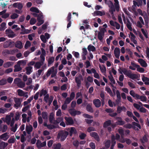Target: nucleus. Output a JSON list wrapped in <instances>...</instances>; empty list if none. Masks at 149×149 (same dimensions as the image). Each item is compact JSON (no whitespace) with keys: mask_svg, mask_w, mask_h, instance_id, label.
Instances as JSON below:
<instances>
[{"mask_svg":"<svg viewBox=\"0 0 149 149\" xmlns=\"http://www.w3.org/2000/svg\"><path fill=\"white\" fill-rule=\"evenodd\" d=\"M114 1L115 8L114 7L113 3L111 1H107V0H105V3L108 4L109 8V12L111 15H113V12L115 11V9L117 11H118L119 10L120 6L118 0H114Z\"/></svg>","mask_w":149,"mask_h":149,"instance_id":"f257e3e1","label":"nucleus"},{"mask_svg":"<svg viewBox=\"0 0 149 149\" xmlns=\"http://www.w3.org/2000/svg\"><path fill=\"white\" fill-rule=\"evenodd\" d=\"M32 14L35 17H37L38 22L36 25L38 26L42 25L44 22V20L43 19V17L42 13L40 12L39 14L36 13H32Z\"/></svg>","mask_w":149,"mask_h":149,"instance_id":"f03ea898","label":"nucleus"},{"mask_svg":"<svg viewBox=\"0 0 149 149\" xmlns=\"http://www.w3.org/2000/svg\"><path fill=\"white\" fill-rule=\"evenodd\" d=\"M57 73V70L55 69L54 66H53L48 70L47 72L46 75L47 78L51 74V77H53L56 76Z\"/></svg>","mask_w":149,"mask_h":149,"instance_id":"7ed1b4c3","label":"nucleus"},{"mask_svg":"<svg viewBox=\"0 0 149 149\" xmlns=\"http://www.w3.org/2000/svg\"><path fill=\"white\" fill-rule=\"evenodd\" d=\"M68 134V132L65 131H61L58 134L57 138L58 139H60L61 141H63L66 139Z\"/></svg>","mask_w":149,"mask_h":149,"instance_id":"20e7f679","label":"nucleus"},{"mask_svg":"<svg viewBox=\"0 0 149 149\" xmlns=\"http://www.w3.org/2000/svg\"><path fill=\"white\" fill-rule=\"evenodd\" d=\"M74 80L77 86L80 87L81 84V81L83 80V76L81 74H79L75 77Z\"/></svg>","mask_w":149,"mask_h":149,"instance_id":"39448f33","label":"nucleus"},{"mask_svg":"<svg viewBox=\"0 0 149 149\" xmlns=\"http://www.w3.org/2000/svg\"><path fill=\"white\" fill-rule=\"evenodd\" d=\"M15 123L14 119L12 118L10 126L11 127L10 129L13 132H16L18 127V125L17 123H16L14 126Z\"/></svg>","mask_w":149,"mask_h":149,"instance_id":"423d86ee","label":"nucleus"},{"mask_svg":"<svg viewBox=\"0 0 149 149\" xmlns=\"http://www.w3.org/2000/svg\"><path fill=\"white\" fill-rule=\"evenodd\" d=\"M14 100L15 103L14 105V107L17 109L21 105L22 100L20 98L16 97L14 98Z\"/></svg>","mask_w":149,"mask_h":149,"instance_id":"0eeeda50","label":"nucleus"},{"mask_svg":"<svg viewBox=\"0 0 149 149\" xmlns=\"http://www.w3.org/2000/svg\"><path fill=\"white\" fill-rule=\"evenodd\" d=\"M18 95L20 96H23L25 97L26 98L28 97V95L27 94L28 93L25 92L22 90L18 89L17 91Z\"/></svg>","mask_w":149,"mask_h":149,"instance_id":"6e6552de","label":"nucleus"},{"mask_svg":"<svg viewBox=\"0 0 149 149\" xmlns=\"http://www.w3.org/2000/svg\"><path fill=\"white\" fill-rule=\"evenodd\" d=\"M2 123V121L0 120V131L4 132L7 130L8 127L6 125H1Z\"/></svg>","mask_w":149,"mask_h":149,"instance_id":"1a4fd4ad","label":"nucleus"},{"mask_svg":"<svg viewBox=\"0 0 149 149\" xmlns=\"http://www.w3.org/2000/svg\"><path fill=\"white\" fill-rule=\"evenodd\" d=\"M5 32L8 36L10 38H13L16 36L15 34L11 29H6Z\"/></svg>","mask_w":149,"mask_h":149,"instance_id":"9d476101","label":"nucleus"},{"mask_svg":"<svg viewBox=\"0 0 149 149\" xmlns=\"http://www.w3.org/2000/svg\"><path fill=\"white\" fill-rule=\"evenodd\" d=\"M69 112L71 116H74L76 115H79L81 112L79 111H76L74 109H70L69 110Z\"/></svg>","mask_w":149,"mask_h":149,"instance_id":"9b49d317","label":"nucleus"},{"mask_svg":"<svg viewBox=\"0 0 149 149\" xmlns=\"http://www.w3.org/2000/svg\"><path fill=\"white\" fill-rule=\"evenodd\" d=\"M129 36L131 41L135 44H137V42L135 39L136 37L131 32L130 33V34H129Z\"/></svg>","mask_w":149,"mask_h":149,"instance_id":"f8f14e48","label":"nucleus"},{"mask_svg":"<svg viewBox=\"0 0 149 149\" xmlns=\"http://www.w3.org/2000/svg\"><path fill=\"white\" fill-rule=\"evenodd\" d=\"M65 119L66 121V124L67 125H71L73 124V120L71 117H65Z\"/></svg>","mask_w":149,"mask_h":149,"instance_id":"ddd939ff","label":"nucleus"},{"mask_svg":"<svg viewBox=\"0 0 149 149\" xmlns=\"http://www.w3.org/2000/svg\"><path fill=\"white\" fill-rule=\"evenodd\" d=\"M92 14L94 16L97 15L102 16L103 15H105V13L104 11V10H102V11L96 10Z\"/></svg>","mask_w":149,"mask_h":149,"instance_id":"4468645a","label":"nucleus"},{"mask_svg":"<svg viewBox=\"0 0 149 149\" xmlns=\"http://www.w3.org/2000/svg\"><path fill=\"white\" fill-rule=\"evenodd\" d=\"M67 130L69 132L70 135L72 136L73 134H76L77 133V130L74 127H72L68 128Z\"/></svg>","mask_w":149,"mask_h":149,"instance_id":"2eb2a0df","label":"nucleus"},{"mask_svg":"<svg viewBox=\"0 0 149 149\" xmlns=\"http://www.w3.org/2000/svg\"><path fill=\"white\" fill-rule=\"evenodd\" d=\"M37 146L38 148L45 146L46 145V141H44L42 143L39 140H38L36 143Z\"/></svg>","mask_w":149,"mask_h":149,"instance_id":"dca6fc26","label":"nucleus"},{"mask_svg":"<svg viewBox=\"0 0 149 149\" xmlns=\"http://www.w3.org/2000/svg\"><path fill=\"white\" fill-rule=\"evenodd\" d=\"M93 102L95 107H99L101 106V101L98 99L94 100L93 101Z\"/></svg>","mask_w":149,"mask_h":149,"instance_id":"f3484780","label":"nucleus"},{"mask_svg":"<svg viewBox=\"0 0 149 149\" xmlns=\"http://www.w3.org/2000/svg\"><path fill=\"white\" fill-rule=\"evenodd\" d=\"M119 141L122 143H124L125 142L128 145L130 144L132 142L130 139L127 138L125 139L123 137H122L119 140Z\"/></svg>","mask_w":149,"mask_h":149,"instance_id":"a211bd4d","label":"nucleus"},{"mask_svg":"<svg viewBox=\"0 0 149 149\" xmlns=\"http://www.w3.org/2000/svg\"><path fill=\"white\" fill-rule=\"evenodd\" d=\"M138 62L141 65L144 67H146L147 66V64L146 61L140 58L138 59Z\"/></svg>","mask_w":149,"mask_h":149,"instance_id":"6ab92c4d","label":"nucleus"},{"mask_svg":"<svg viewBox=\"0 0 149 149\" xmlns=\"http://www.w3.org/2000/svg\"><path fill=\"white\" fill-rule=\"evenodd\" d=\"M114 54L116 58H119L120 54V49L119 48L116 47L114 51Z\"/></svg>","mask_w":149,"mask_h":149,"instance_id":"aec40b11","label":"nucleus"},{"mask_svg":"<svg viewBox=\"0 0 149 149\" xmlns=\"http://www.w3.org/2000/svg\"><path fill=\"white\" fill-rule=\"evenodd\" d=\"M9 136L7 133H4L0 136V138L4 141H6L9 138Z\"/></svg>","mask_w":149,"mask_h":149,"instance_id":"412c9836","label":"nucleus"},{"mask_svg":"<svg viewBox=\"0 0 149 149\" xmlns=\"http://www.w3.org/2000/svg\"><path fill=\"white\" fill-rule=\"evenodd\" d=\"M99 67L102 72L103 73L104 75L106 76V68L105 66L102 65H100Z\"/></svg>","mask_w":149,"mask_h":149,"instance_id":"4be33fe9","label":"nucleus"},{"mask_svg":"<svg viewBox=\"0 0 149 149\" xmlns=\"http://www.w3.org/2000/svg\"><path fill=\"white\" fill-rule=\"evenodd\" d=\"M118 71L120 74H122L123 73L125 75H127V76L130 73L125 68H120L118 70Z\"/></svg>","mask_w":149,"mask_h":149,"instance_id":"5701e85b","label":"nucleus"},{"mask_svg":"<svg viewBox=\"0 0 149 149\" xmlns=\"http://www.w3.org/2000/svg\"><path fill=\"white\" fill-rule=\"evenodd\" d=\"M47 65L48 67L50 66L54 62V58L53 57H49L48 59H47Z\"/></svg>","mask_w":149,"mask_h":149,"instance_id":"b1692460","label":"nucleus"},{"mask_svg":"<svg viewBox=\"0 0 149 149\" xmlns=\"http://www.w3.org/2000/svg\"><path fill=\"white\" fill-rule=\"evenodd\" d=\"M126 110V108L124 106L121 107L118 106L117 108V112L118 113H120L122 111L125 112Z\"/></svg>","mask_w":149,"mask_h":149,"instance_id":"393cba45","label":"nucleus"},{"mask_svg":"<svg viewBox=\"0 0 149 149\" xmlns=\"http://www.w3.org/2000/svg\"><path fill=\"white\" fill-rule=\"evenodd\" d=\"M33 129L32 126L31 125H27L26 127V130L28 134H29Z\"/></svg>","mask_w":149,"mask_h":149,"instance_id":"a878e982","label":"nucleus"},{"mask_svg":"<svg viewBox=\"0 0 149 149\" xmlns=\"http://www.w3.org/2000/svg\"><path fill=\"white\" fill-rule=\"evenodd\" d=\"M11 121V116L10 115L6 116V117L5 120H4V122L8 125L10 124Z\"/></svg>","mask_w":149,"mask_h":149,"instance_id":"bb28decb","label":"nucleus"},{"mask_svg":"<svg viewBox=\"0 0 149 149\" xmlns=\"http://www.w3.org/2000/svg\"><path fill=\"white\" fill-rule=\"evenodd\" d=\"M21 116V114L19 111H17L16 112L14 118H14V122L15 121H17L20 119Z\"/></svg>","mask_w":149,"mask_h":149,"instance_id":"cd10ccee","label":"nucleus"},{"mask_svg":"<svg viewBox=\"0 0 149 149\" xmlns=\"http://www.w3.org/2000/svg\"><path fill=\"white\" fill-rule=\"evenodd\" d=\"M26 73L27 74H30L33 72V67L31 66H28L25 68Z\"/></svg>","mask_w":149,"mask_h":149,"instance_id":"c85d7f7f","label":"nucleus"},{"mask_svg":"<svg viewBox=\"0 0 149 149\" xmlns=\"http://www.w3.org/2000/svg\"><path fill=\"white\" fill-rule=\"evenodd\" d=\"M127 76L132 79H136L139 80L138 76L136 74H132L130 72Z\"/></svg>","mask_w":149,"mask_h":149,"instance_id":"c756f323","label":"nucleus"},{"mask_svg":"<svg viewBox=\"0 0 149 149\" xmlns=\"http://www.w3.org/2000/svg\"><path fill=\"white\" fill-rule=\"evenodd\" d=\"M15 45L16 47L19 49L22 48L23 47L22 42L19 41L16 42L15 44Z\"/></svg>","mask_w":149,"mask_h":149,"instance_id":"7c9ffc66","label":"nucleus"},{"mask_svg":"<svg viewBox=\"0 0 149 149\" xmlns=\"http://www.w3.org/2000/svg\"><path fill=\"white\" fill-rule=\"evenodd\" d=\"M90 135L93 137L96 140L99 141L100 140L99 137L97 134L95 132H92L90 133Z\"/></svg>","mask_w":149,"mask_h":149,"instance_id":"2f4dec72","label":"nucleus"},{"mask_svg":"<svg viewBox=\"0 0 149 149\" xmlns=\"http://www.w3.org/2000/svg\"><path fill=\"white\" fill-rule=\"evenodd\" d=\"M118 120V121L116 122V124L117 125H122L125 124V122L122 120L121 118L118 117L116 118Z\"/></svg>","mask_w":149,"mask_h":149,"instance_id":"473e14b6","label":"nucleus"},{"mask_svg":"<svg viewBox=\"0 0 149 149\" xmlns=\"http://www.w3.org/2000/svg\"><path fill=\"white\" fill-rule=\"evenodd\" d=\"M26 60H21L18 61L17 63L21 67H24L26 64Z\"/></svg>","mask_w":149,"mask_h":149,"instance_id":"72a5a7b5","label":"nucleus"},{"mask_svg":"<svg viewBox=\"0 0 149 149\" xmlns=\"http://www.w3.org/2000/svg\"><path fill=\"white\" fill-rule=\"evenodd\" d=\"M15 69L14 71L15 72H19L22 69V68L17 63V64L14 66Z\"/></svg>","mask_w":149,"mask_h":149,"instance_id":"f704fd0d","label":"nucleus"},{"mask_svg":"<svg viewBox=\"0 0 149 149\" xmlns=\"http://www.w3.org/2000/svg\"><path fill=\"white\" fill-rule=\"evenodd\" d=\"M30 10L31 12H34L33 13H36V14H38L39 13H40L41 12H40L38 8L35 7H32L30 9Z\"/></svg>","mask_w":149,"mask_h":149,"instance_id":"c9c22d12","label":"nucleus"},{"mask_svg":"<svg viewBox=\"0 0 149 149\" xmlns=\"http://www.w3.org/2000/svg\"><path fill=\"white\" fill-rule=\"evenodd\" d=\"M131 65H132L129 67V68L132 70H135L136 68H137V67H139V65L132 62H131Z\"/></svg>","mask_w":149,"mask_h":149,"instance_id":"e433bc0d","label":"nucleus"},{"mask_svg":"<svg viewBox=\"0 0 149 149\" xmlns=\"http://www.w3.org/2000/svg\"><path fill=\"white\" fill-rule=\"evenodd\" d=\"M21 27L22 28V29L21 30L22 31L21 32V33L24 34L26 33H29V31L28 30H26L23 26L21 25Z\"/></svg>","mask_w":149,"mask_h":149,"instance_id":"4c0bfd02","label":"nucleus"},{"mask_svg":"<svg viewBox=\"0 0 149 149\" xmlns=\"http://www.w3.org/2000/svg\"><path fill=\"white\" fill-rule=\"evenodd\" d=\"M136 99H140L142 102H146L147 100L146 97L145 96H140L138 95V97H137Z\"/></svg>","mask_w":149,"mask_h":149,"instance_id":"58836bf2","label":"nucleus"},{"mask_svg":"<svg viewBox=\"0 0 149 149\" xmlns=\"http://www.w3.org/2000/svg\"><path fill=\"white\" fill-rule=\"evenodd\" d=\"M8 145L7 143L3 141L1 142L0 143V149H4Z\"/></svg>","mask_w":149,"mask_h":149,"instance_id":"ea45409f","label":"nucleus"},{"mask_svg":"<svg viewBox=\"0 0 149 149\" xmlns=\"http://www.w3.org/2000/svg\"><path fill=\"white\" fill-rule=\"evenodd\" d=\"M86 109L87 111L91 112L93 113V109L92 107V104H88L87 105L86 107Z\"/></svg>","mask_w":149,"mask_h":149,"instance_id":"a19ab883","label":"nucleus"},{"mask_svg":"<svg viewBox=\"0 0 149 149\" xmlns=\"http://www.w3.org/2000/svg\"><path fill=\"white\" fill-rule=\"evenodd\" d=\"M130 94L133 97H134L135 99H136L137 97H138L139 95L135 93L133 90H131L130 91Z\"/></svg>","mask_w":149,"mask_h":149,"instance_id":"79ce46f5","label":"nucleus"},{"mask_svg":"<svg viewBox=\"0 0 149 149\" xmlns=\"http://www.w3.org/2000/svg\"><path fill=\"white\" fill-rule=\"evenodd\" d=\"M13 63L12 62L9 61L7 62L4 64L3 66L5 68H8L13 65Z\"/></svg>","mask_w":149,"mask_h":149,"instance_id":"37998d69","label":"nucleus"},{"mask_svg":"<svg viewBox=\"0 0 149 149\" xmlns=\"http://www.w3.org/2000/svg\"><path fill=\"white\" fill-rule=\"evenodd\" d=\"M126 25L127 28L130 31H132V23L129 21V20H127Z\"/></svg>","mask_w":149,"mask_h":149,"instance_id":"c03bdc74","label":"nucleus"},{"mask_svg":"<svg viewBox=\"0 0 149 149\" xmlns=\"http://www.w3.org/2000/svg\"><path fill=\"white\" fill-rule=\"evenodd\" d=\"M6 28V24L5 22H3L0 25V31H3Z\"/></svg>","mask_w":149,"mask_h":149,"instance_id":"a18cd8bd","label":"nucleus"},{"mask_svg":"<svg viewBox=\"0 0 149 149\" xmlns=\"http://www.w3.org/2000/svg\"><path fill=\"white\" fill-rule=\"evenodd\" d=\"M54 114L53 113H51L49 116V121L51 123H53L54 121Z\"/></svg>","mask_w":149,"mask_h":149,"instance_id":"49530a36","label":"nucleus"},{"mask_svg":"<svg viewBox=\"0 0 149 149\" xmlns=\"http://www.w3.org/2000/svg\"><path fill=\"white\" fill-rule=\"evenodd\" d=\"M116 143V142L115 141V137L114 136L112 135L111 137V149H113V147Z\"/></svg>","mask_w":149,"mask_h":149,"instance_id":"de8ad7c7","label":"nucleus"},{"mask_svg":"<svg viewBox=\"0 0 149 149\" xmlns=\"http://www.w3.org/2000/svg\"><path fill=\"white\" fill-rule=\"evenodd\" d=\"M87 49L90 52L91 51L94 52L96 50L95 47L91 45L88 46Z\"/></svg>","mask_w":149,"mask_h":149,"instance_id":"09e8293b","label":"nucleus"},{"mask_svg":"<svg viewBox=\"0 0 149 149\" xmlns=\"http://www.w3.org/2000/svg\"><path fill=\"white\" fill-rule=\"evenodd\" d=\"M43 62H37L34 65V67L37 69L40 68L41 66L43 65Z\"/></svg>","mask_w":149,"mask_h":149,"instance_id":"8fccbe9b","label":"nucleus"},{"mask_svg":"<svg viewBox=\"0 0 149 149\" xmlns=\"http://www.w3.org/2000/svg\"><path fill=\"white\" fill-rule=\"evenodd\" d=\"M133 2L134 4L136 5L138 7L141 6L142 4V0H136V1H133Z\"/></svg>","mask_w":149,"mask_h":149,"instance_id":"3c124183","label":"nucleus"},{"mask_svg":"<svg viewBox=\"0 0 149 149\" xmlns=\"http://www.w3.org/2000/svg\"><path fill=\"white\" fill-rule=\"evenodd\" d=\"M105 90L111 96L113 97V93L111 89L108 87L106 86L105 87Z\"/></svg>","mask_w":149,"mask_h":149,"instance_id":"603ef678","label":"nucleus"},{"mask_svg":"<svg viewBox=\"0 0 149 149\" xmlns=\"http://www.w3.org/2000/svg\"><path fill=\"white\" fill-rule=\"evenodd\" d=\"M142 16L143 17L145 22L148 23V17L146 13L144 11L143 12V15Z\"/></svg>","mask_w":149,"mask_h":149,"instance_id":"864d4df0","label":"nucleus"},{"mask_svg":"<svg viewBox=\"0 0 149 149\" xmlns=\"http://www.w3.org/2000/svg\"><path fill=\"white\" fill-rule=\"evenodd\" d=\"M47 93V91L44 89H42L40 92V97H42V95L45 96Z\"/></svg>","mask_w":149,"mask_h":149,"instance_id":"5fc2aeb1","label":"nucleus"},{"mask_svg":"<svg viewBox=\"0 0 149 149\" xmlns=\"http://www.w3.org/2000/svg\"><path fill=\"white\" fill-rule=\"evenodd\" d=\"M142 79L143 81L145 82V84L146 85L149 84V79L147 77H145L143 76L142 77Z\"/></svg>","mask_w":149,"mask_h":149,"instance_id":"6e6d98bb","label":"nucleus"},{"mask_svg":"<svg viewBox=\"0 0 149 149\" xmlns=\"http://www.w3.org/2000/svg\"><path fill=\"white\" fill-rule=\"evenodd\" d=\"M19 15L15 13H13L10 15V18L12 19H15L18 17Z\"/></svg>","mask_w":149,"mask_h":149,"instance_id":"4d7b16f0","label":"nucleus"},{"mask_svg":"<svg viewBox=\"0 0 149 149\" xmlns=\"http://www.w3.org/2000/svg\"><path fill=\"white\" fill-rule=\"evenodd\" d=\"M140 140L141 141L142 143H143L146 142L148 141V138L146 135L144 136L142 138L140 139Z\"/></svg>","mask_w":149,"mask_h":149,"instance_id":"13d9d810","label":"nucleus"},{"mask_svg":"<svg viewBox=\"0 0 149 149\" xmlns=\"http://www.w3.org/2000/svg\"><path fill=\"white\" fill-rule=\"evenodd\" d=\"M109 78L111 81V83L113 84H115L116 83V81H115L114 78L112 75H111L108 76Z\"/></svg>","mask_w":149,"mask_h":149,"instance_id":"bf43d9fd","label":"nucleus"},{"mask_svg":"<svg viewBox=\"0 0 149 149\" xmlns=\"http://www.w3.org/2000/svg\"><path fill=\"white\" fill-rule=\"evenodd\" d=\"M104 36V34L99 32L98 35V38L101 41L102 40Z\"/></svg>","mask_w":149,"mask_h":149,"instance_id":"052dcab7","label":"nucleus"},{"mask_svg":"<svg viewBox=\"0 0 149 149\" xmlns=\"http://www.w3.org/2000/svg\"><path fill=\"white\" fill-rule=\"evenodd\" d=\"M42 117L44 119H47L48 118V114L47 113L45 112H43L42 113Z\"/></svg>","mask_w":149,"mask_h":149,"instance_id":"680f3d73","label":"nucleus"},{"mask_svg":"<svg viewBox=\"0 0 149 149\" xmlns=\"http://www.w3.org/2000/svg\"><path fill=\"white\" fill-rule=\"evenodd\" d=\"M111 124V120H109L105 122L104 124V127H107L109 126Z\"/></svg>","mask_w":149,"mask_h":149,"instance_id":"e2e57ef3","label":"nucleus"},{"mask_svg":"<svg viewBox=\"0 0 149 149\" xmlns=\"http://www.w3.org/2000/svg\"><path fill=\"white\" fill-rule=\"evenodd\" d=\"M31 45V43L30 41H27L25 45L24 48L26 49H27Z\"/></svg>","mask_w":149,"mask_h":149,"instance_id":"0e129e2a","label":"nucleus"},{"mask_svg":"<svg viewBox=\"0 0 149 149\" xmlns=\"http://www.w3.org/2000/svg\"><path fill=\"white\" fill-rule=\"evenodd\" d=\"M53 146H54V149H60L61 146V145L60 143L54 144Z\"/></svg>","mask_w":149,"mask_h":149,"instance_id":"69168bd1","label":"nucleus"},{"mask_svg":"<svg viewBox=\"0 0 149 149\" xmlns=\"http://www.w3.org/2000/svg\"><path fill=\"white\" fill-rule=\"evenodd\" d=\"M26 114L24 113L22 115V121L24 123H25L26 121Z\"/></svg>","mask_w":149,"mask_h":149,"instance_id":"338daca9","label":"nucleus"},{"mask_svg":"<svg viewBox=\"0 0 149 149\" xmlns=\"http://www.w3.org/2000/svg\"><path fill=\"white\" fill-rule=\"evenodd\" d=\"M15 139L14 137H11L8 140V142L10 143H14Z\"/></svg>","mask_w":149,"mask_h":149,"instance_id":"774afa93","label":"nucleus"}]
</instances>
